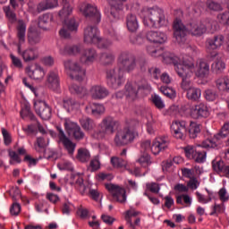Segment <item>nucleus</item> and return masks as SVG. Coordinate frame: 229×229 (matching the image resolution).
Wrapping results in <instances>:
<instances>
[{"label":"nucleus","instance_id":"nucleus-19","mask_svg":"<svg viewBox=\"0 0 229 229\" xmlns=\"http://www.w3.org/2000/svg\"><path fill=\"white\" fill-rule=\"evenodd\" d=\"M46 85L51 90H58V89H60V77L58 76V71L52 70L47 73Z\"/></svg>","mask_w":229,"mask_h":229},{"label":"nucleus","instance_id":"nucleus-62","mask_svg":"<svg viewBox=\"0 0 229 229\" xmlns=\"http://www.w3.org/2000/svg\"><path fill=\"white\" fill-rule=\"evenodd\" d=\"M57 167L60 171H72L74 169V167H72V164L67 161L59 163Z\"/></svg>","mask_w":229,"mask_h":229},{"label":"nucleus","instance_id":"nucleus-25","mask_svg":"<svg viewBox=\"0 0 229 229\" xmlns=\"http://www.w3.org/2000/svg\"><path fill=\"white\" fill-rule=\"evenodd\" d=\"M70 185H74L81 192V194H85V191H87V187L83 183V177L80 174H72L69 179Z\"/></svg>","mask_w":229,"mask_h":229},{"label":"nucleus","instance_id":"nucleus-8","mask_svg":"<svg viewBox=\"0 0 229 229\" xmlns=\"http://www.w3.org/2000/svg\"><path fill=\"white\" fill-rule=\"evenodd\" d=\"M65 71H68L70 78L76 81H83L85 79V69L81 67L80 63L72 60H66L64 62Z\"/></svg>","mask_w":229,"mask_h":229},{"label":"nucleus","instance_id":"nucleus-63","mask_svg":"<svg viewBox=\"0 0 229 229\" xmlns=\"http://www.w3.org/2000/svg\"><path fill=\"white\" fill-rule=\"evenodd\" d=\"M51 21V18L49 17V14H44L39 18L38 21V27L42 30H46V24Z\"/></svg>","mask_w":229,"mask_h":229},{"label":"nucleus","instance_id":"nucleus-45","mask_svg":"<svg viewBox=\"0 0 229 229\" xmlns=\"http://www.w3.org/2000/svg\"><path fill=\"white\" fill-rule=\"evenodd\" d=\"M138 164L141 165V167H149L151 165V156L148 153H143L140 156V157L137 159Z\"/></svg>","mask_w":229,"mask_h":229},{"label":"nucleus","instance_id":"nucleus-38","mask_svg":"<svg viewBox=\"0 0 229 229\" xmlns=\"http://www.w3.org/2000/svg\"><path fill=\"white\" fill-rule=\"evenodd\" d=\"M186 97L190 101H199V98H201V89L198 88H190L187 90Z\"/></svg>","mask_w":229,"mask_h":229},{"label":"nucleus","instance_id":"nucleus-15","mask_svg":"<svg viewBox=\"0 0 229 229\" xmlns=\"http://www.w3.org/2000/svg\"><path fill=\"white\" fill-rule=\"evenodd\" d=\"M106 189L112 194L114 199L118 203H126V190L119 185L107 183Z\"/></svg>","mask_w":229,"mask_h":229},{"label":"nucleus","instance_id":"nucleus-11","mask_svg":"<svg viewBox=\"0 0 229 229\" xmlns=\"http://www.w3.org/2000/svg\"><path fill=\"white\" fill-rule=\"evenodd\" d=\"M223 44H225V36L223 35H216L207 39V52L210 55L211 58L217 56V49H219Z\"/></svg>","mask_w":229,"mask_h":229},{"label":"nucleus","instance_id":"nucleus-12","mask_svg":"<svg viewBox=\"0 0 229 229\" xmlns=\"http://www.w3.org/2000/svg\"><path fill=\"white\" fill-rule=\"evenodd\" d=\"M57 130V139H59V142L63 144L64 148L66 149L68 154L72 157L74 155V151H76V143L72 142L67 135H65V131L60 126L56 127Z\"/></svg>","mask_w":229,"mask_h":229},{"label":"nucleus","instance_id":"nucleus-60","mask_svg":"<svg viewBox=\"0 0 229 229\" xmlns=\"http://www.w3.org/2000/svg\"><path fill=\"white\" fill-rule=\"evenodd\" d=\"M196 196L199 203H202V205H207V203L212 201V197H205V195L201 194L199 191H196Z\"/></svg>","mask_w":229,"mask_h":229},{"label":"nucleus","instance_id":"nucleus-27","mask_svg":"<svg viewBox=\"0 0 229 229\" xmlns=\"http://www.w3.org/2000/svg\"><path fill=\"white\" fill-rule=\"evenodd\" d=\"M98 60V51L94 48L85 49L81 55V64H94Z\"/></svg>","mask_w":229,"mask_h":229},{"label":"nucleus","instance_id":"nucleus-54","mask_svg":"<svg viewBox=\"0 0 229 229\" xmlns=\"http://www.w3.org/2000/svg\"><path fill=\"white\" fill-rule=\"evenodd\" d=\"M226 67V64H225V62L223 61H216L212 64V71L213 72H216V74H219L220 72H223Z\"/></svg>","mask_w":229,"mask_h":229},{"label":"nucleus","instance_id":"nucleus-40","mask_svg":"<svg viewBox=\"0 0 229 229\" xmlns=\"http://www.w3.org/2000/svg\"><path fill=\"white\" fill-rule=\"evenodd\" d=\"M76 158L79 162L85 164V162H89V160H90V151L85 148H81L77 151Z\"/></svg>","mask_w":229,"mask_h":229},{"label":"nucleus","instance_id":"nucleus-10","mask_svg":"<svg viewBox=\"0 0 229 229\" xmlns=\"http://www.w3.org/2000/svg\"><path fill=\"white\" fill-rule=\"evenodd\" d=\"M229 135V123H225L221 131L215 134L212 139H208L202 141L200 148H217V146H221L223 144V140L226 139Z\"/></svg>","mask_w":229,"mask_h":229},{"label":"nucleus","instance_id":"nucleus-49","mask_svg":"<svg viewBox=\"0 0 229 229\" xmlns=\"http://www.w3.org/2000/svg\"><path fill=\"white\" fill-rule=\"evenodd\" d=\"M176 203H178V205H183L184 203L188 207H191V205H192V199L187 194L179 195L176 198Z\"/></svg>","mask_w":229,"mask_h":229},{"label":"nucleus","instance_id":"nucleus-14","mask_svg":"<svg viewBox=\"0 0 229 229\" xmlns=\"http://www.w3.org/2000/svg\"><path fill=\"white\" fill-rule=\"evenodd\" d=\"M22 45H18L17 53L21 56L22 60L25 62H35L38 60L40 54L38 53V49L37 47H30L22 50Z\"/></svg>","mask_w":229,"mask_h":229},{"label":"nucleus","instance_id":"nucleus-37","mask_svg":"<svg viewBox=\"0 0 229 229\" xmlns=\"http://www.w3.org/2000/svg\"><path fill=\"white\" fill-rule=\"evenodd\" d=\"M212 169L216 174L221 176L223 174V171H225V167H226V163L223 159L220 160H213L211 163Z\"/></svg>","mask_w":229,"mask_h":229},{"label":"nucleus","instance_id":"nucleus-46","mask_svg":"<svg viewBox=\"0 0 229 229\" xmlns=\"http://www.w3.org/2000/svg\"><path fill=\"white\" fill-rule=\"evenodd\" d=\"M206 6L209 12H222L223 5L219 2H216L213 0H208L206 2Z\"/></svg>","mask_w":229,"mask_h":229},{"label":"nucleus","instance_id":"nucleus-51","mask_svg":"<svg viewBox=\"0 0 229 229\" xmlns=\"http://www.w3.org/2000/svg\"><path fill=\"white\" fill-rule=\"evenodd\" d=\"M182 149L184 151L186 158H188L189 160H192V158H194V155L196 154L197 151L196 147L192 145H187L183 147Z\"/></svg>","mask_w":229,"mask_h":229},{"label":"nucleus","instance_id":"nucleus-55","mask_svg":"<svg viewBox=\"0 0 229 229\" xmlns=\"http://www.w3.org/2000/svg\"><path fill=\"white\" fill-rule=\"evenodd\" d=\"M98 47L99 49H108L110 46H112V40L108 38H101L100 37L98 38V40L96 42Z\"/></svg>","mask_w":229,"mask_h":229},{"label":"nucleus","instance_id":"nucleus-56","mask_svg":"<svg viewBox=\"0 0 229 229\" xmlns=\"http://www.w3.org/2000/svg\"><path fill=\"white\" fill-rule=\"evenodd\" d=\"M101 168V162H99V156H95L89 162L90 171H98Z\"/></svg>","mask_w":229,"mask_h":229},{"label":"nucleus","instance_id":"nucleus-9","mask_svg":"<svg viewBox=\"0 0 229 229\" xmlns=\"http://www.w3.org/2000/svg\"><path fill=\"white\" fill-rule=\"evenodd\" d=\"M149 85L146 83V81L142 80L140 81L127 82L125 85V96L127 99L135 101L139 98V92L148 89Z\"/></svg>","mask_w":229,"mask_h":229},{"label":"nucleus","instance_id":"nucleus-34","mask_svg":"<svg viewBox=\"0 0 229 229\" xmlns=\"http://www.w3.org/2000/svg\"><path fill=\"white\" fill-rule=\"evenodd\" d=\"M56 6H58V0H46L38 4L37 12L40 13L42 12H46V10L56 8Z\"/></svg>","mask_w":229,"mask_h":229},{"label":"nucleus","instance_id":"nucleus-21","mask_svg":"<svg viewBox=\"0 0 229 229\" xmlns=\"http://www.w3.org/2000/svg\"><path fill=\"white\" fill-rule=\"evenodd\" d=\"M26 72L30 78L38 81H42L46 76V71H44V68L38 64H35L34 69H31L30 66L27 67Z\"/></svg>","mask_w":229,"mask_h":229},{"label":"nucleus","instance_id":"nucleus-3","mask_svg":"<svg viewBox=\"0 0 229 229\" xmlns=\"http://www.w3.org/2000/svg\"><path fill=\"white\" fill-rule=\"evenodd\" d=\"M137 124H139V122L136 120H127L126 126L118 130L114 135V146L123 148L131 144L139 137V133L133 130Z\"/></svg>","mask_w":229,"mask_h":229},{"label":"nucleus","instance_id":"nucleus-16","mask_svg":"<svg viewBox=\"0 0 229 229\" xmlns=\"http://www.w3.org/2000/svg\"><path fill=\"white\" fill-rule=\"evenodd\" d=\"M34 109L36 114H38V115L44 121L51 119V107H49L46 102L42 100L35 101Z\"/></svg>","mask_w":229,"mask_h":229},{"label":"nucleus","instance_id":"nucleus-30","mask_svg":"<svg viewBox=\"0 0 229 229\" xmlns=\"http://www.w3.org/2000/svg\"><path fill=\"white\" fill-rule=\"evenodd\" d=\"M16 37L18 39V46H22L26 42V22L19 20L16 26Z\"/></svg>","mask_w":229,"mask_h":229},{"label":"nucleus","instance_id":"nucleus-42","mask_svg":"<svg viewBox=\"0 0 229 229\" xmlns=\"http://www.w3.org/2000/svg\"><path fill=\"white\" fill-rule=\"evenodd\" d=\"M81 53V47L78 45L66 46L64 50H61V55H80Z\"/></svg>","mask_w":229,"mask_h":229},{"label":"nucleus","instance_id":"nucleus-33","mask_svg":"<svg viewBox=\"0 0 229 229\" xmlns=\"http://www.w3.org/2000/svg\"><path fill=\"white\" fill-rule=\"evenodd\" d=\"M40 40H42V37H40V32L33 28H29L28 30V42L30 46H37V44H40Z\"/></svg>","mask_w":229,"mask_h":229},{"label":"nucleus","instance_id":"nucleus-61","mask_svg":"<svg viewBox=\"0 0 229 229\" xmlns=\"http://www.w3.org/2000/svg\"><path fill=\"white\" fill-rule=\"evenodd\" d=\"M188 189H191V191H196L198 187H199V181H198V178L191 177L190 181L187 182Z\"/></svg>","mask_w":229,"mask_h":229},{"label":"nucleus","instance_id":"nucleus-48","mask_svg":"<svg viewBox=\"0 0 229 229\" xmlns=\"http://www.w3.org/2000/svg\"><path fill=\"white\" fill-rule=\"evenodd\" d=\"M76 105H78L76 100L71 98H65L63 99V106L67 112H72V110H74Z\"/></svg>","mask_w":229,"mask_h":229},{"label":"nucleus","instance_id":"nucleus-22","mask_svg":"<svg viewBox=\"0 0 229 229\" xmlns=\"http://www.w3.org/2000/svg\"><path fill=\"white\" fill-rule=\"evenodd\" d=\"M18 1H20V3H24V0H18ZM10 5L4 6V12L7 19H9L11 22H15L17 21L15 9L19 6V4H17V0H10Z\"/></svg>","mask_w":229,"mask_h":229},{"label":"nucleus","instance_id":"nucleus-39","mask_svg":"<svg viewBox=\"0 0 229 229\" xmlns=\"http://www.w3.org/2000/svg\"><path fill=\"white\" fill-rule=\"evenodd\" d=\"M216 85L220 92H228L229 79L227 77H221L216 81Z\"/></svg>","mask_w":229,"mask_h":229},{"label":"nucleus","instance_id":"nucleus-35","mask_svg":"<svg viewBox=\"0 0 229 229\" xmlns=\"http://www.w3.org/2000/svg\"><path fill=\"white\" fill-rule=\"evenodd\" d=\"M126 25L129 31L132 33L139 30V21L135 14H128L126 17Z\"/></svg>","mask_w":229,"mask_h":229},{"label":"nucleus","instance_id":"nucleus-58","mask_svg":"<svg viewBox=\"0 0 229 229\" xmlns=\"http://www.w3.org/2000/svg\"><path fill=\"white\" fill-rule=\"evenodd\" d=\"M152 103L157 107L158 110H162V108H165V104H164V100L158 95H154L152 97Z\"/></svg>","mask_w":229,"mask_h":229},{"label":"nucleus","instance_id":"nucleus-17","mask_svg":"<svg viewBox=\"0 0 229 229\" xmlns=\"http://www.w3.org/2000/svg\"><path fill=\"white\" fill-rule=\"evenodd\" d=\"M174 137L177 140H185V131H187V122L176 120L173 123Z\"/></svg>","mask_w":229,"mask_h":229},{"label":"nucleus","instance_id":"nucleus-4","mask_svg":"<svg viewBox=\"0 0 229 229\" xmlns=\"http://www.w3.org/2000/svg\"><path fill=\"white\" fill-rule=\"evenodd\" d=\"M173 64L174 66L175 72L182 79L181 87L183 90H189L191 89V80L192 76V69H194V63H187L178 56H174Z\"/></svg>","mask_w":229,"mask_h":229},{"label":"nucleus","instance_id":"nucleus-59","mask_svg":"<svg viewBox=\"0 0 229 229\" xmlns=\"http://www.w3.org/2000/svg\"><path fill=\"white\" fill-rule=\"evenodd\" d=\"M46 148V140L42 137H38L34 143V149L39 153L40 149H44Z\"/></svg>","mask_w":229,"mask_h":229},{"label":"nucleus","instance_id":"nucleus-1","mask_svg":"<svg viewBox=\"0 0 229 229\" xmlns=\"http://www.w3.org/2000/svg\"><path fill=\"white\" fill-rule=\"evenodd\" d=\"M119 68L106 72L107 85L111 89H119L124 83V72H131L137 68V59L130 52H122L118 57Z\"/></svg>","mask_w":229,"mask_h":229},{"label":"nucleus","instance_id":"nucleus-47","mask_svg":"<svg viewBox=\"0 0 229 229\" xmlns=\"http://www.w3.org/2000/svg\"><path fill=\"white\" fill-rule=\"evenodd\" d=\"M140 212L136 211L135 209H130L126 211L125 220L127 221V225H129L130 228L135 229V225L133 222H131L132 217H137Z\"/></svg>","mask_w":229,"mask_h":229},{"label":"nucleus","instance_id":"nucleus-44","mask_svg":"<svg viewBox=\"0 0 229 229\" xmlns=\"http://www.w3.org/2000/svg\"><path fill=\"white\" fill-rule=\"evenodd\" d=\"M111 164L116 169H126V165H128L126 160L117 157H111Z\"/></svg>","mask_w":229,"mask_h":229},{"label":"nucleus","instance_id":"nucleus-32","mask_svg":"<svg viewBox=\"0 0 229 229\" xmlns=\"http://www.w3.org/2000/svg\"><path fill=\"white\" fill-rule=\"evenodd\" d=\"M115 62V55L112 51L102 52L99 55L101 65H112Z\"/></svg>","mask_w":229,"mask_h":229},{"label":"nucleus","instance_id":"nucleus-5","mask_svg":"<svg viewBox=\"0 0 229 229\" xmlns=\"http://www.w3.org/2000/svg\"><path fill=\"white\" fill-rule=\"evenodd\" d=\"M143 23L148 28H162L167 26V19L164 10L158 7L147 8L142 11Z\"/></svg>","mask_w":229,"mask_h":229},{"label":"nucleus","instance_id":"nucleus-2","mask_svg":"<svg viewBox=\"0 0 229 229\" xmlns=\"http://www.w3.org/2000/svg\"><path fill=\"white\" fill-rule=\"evenodd\" d=\"M174 16V37L178 44L185 42V37H187L189 33H191V35H193L194 37H201V35H203V33L207 31V27H205V25L201 22H192L188 27H185V25L182 21V19H183V12H182L181 10L176 11Z\"/></svg>","mask_w":229,"mask_h":229},{"label":"nucleus","instance_id":"nucleus-18","mask_svg":"<svg viewBox=\"0 0 229 229\" xmlns=\"http://www.w3.org/2000/svg\"><path fill=\"white\" fill-rule=\"evenodd\" d=\"M99 40V30L96 26H88L84 29L85 44H96Z\"/></svg>","mask_w":229,"mask_h":229},{"label":"nucleus","instance_id":"nucleus-26","mask_svg":"<svg viewBox=\"0 0 229 229\" xmlns=\"http://www.w3.org/2000/svg\"><path fill=\"white\" fill-rule=\"evenodd\" d=\"M147 40L153 44H165L167 41V36L160 31H148L147 33Z\"/></svg>","mask_w":229,"mask_h":229},{"label":"nucleus","instance_id":"nucleus-64","mask_svg":"<svg viewBox=\"0 0 229 229\" xmlns=\"http://www.w3.org/2000/svg\"><path fill=\"white\" fill-rule=\"evenodd\" d=\"M10 58L14 67H17V69H22V61L21 60V58L15 56L13 54L10 55Z\"/></svg>","mask_w":229,"mask_h":229},{"label":"nucleus","instance_id":"nucleus-57","mask_svg":"<svg viewBox=\"0 0 229 229\" xmlns=\"http://www.w3.org/2000/svg\"><path fill=\"white\" fill-rule=\"evenodd\" d=\"M162 170L165 173V174H169L173 173V160L167 159L166 161H163Z\"/></svg>","mask_w":229,"mask_h":229},{"label":"nucleus","instance_id":"nucleus-53","mask_svg":"<svg viewBox=\"0 0 229 229\" xmlns=\"http://www.w3.org/2000/svg\"><path fill=\"white\" fill-rule=\"evenodd\" d=\"M191 160H194L197 164H203L207 160V152L197 150Z\"/></svg>","mask_w":229,"mask_h":229},{"label":"nucleus","instance_id":"nucleus-20","mask_svg":"<svg viewBox=\"0 0 229 229\" xmlns=\"http://www.w3.org/2000/svg\"><path fill=\"white\" fill-rule=\"evenodd\" d=\"M195 74L198 78H208L210 74V64L207 61L199 59L195 66Z\"/></svg>","mask_w":229,"mask_h":229},{"label":"nucleus","instance_id":"nucleus-31","mask_svg":"<svg viewBox=\"0 0 229 229\" xmlns=\"http://www.w3.org/2000/svg\"><path fill=\"white\" fill-rule=\"evenodd\" d=\"M63 8L59 11V17L64 21L69 17V15H72V0H62Z\"/></svg>","mask_w":229,"mask_h":229},{"label":"nucleus","instance_id":"nucleus-52","mask_svg":"<svg viewBox=\"0 0 229 229\" xmlns=\"http://www.w3.org/2000/svg\"><path fill=\"white\" fill-rule=\"evenodd\" d=\"M64 28H67L69 31H78V22L74 18H71L70 20H64Z\"/></svg>","mask_w":229,"mask_h":229},{"label":"nucleus","instance_id":"nucleus-23","mask_svg":"<svg viewBox=\"0 0 229 229\" xmlns=\"http://www.w3.org/2000/svg\"><path fill=\"white\" fill-rule=\"evenodd\" d=\"M83 13L85 17H92L95 24H98V22H101V13H99L96 5L88 4L84 8Z\"/></svg>","mask_w":229,"mask_h":229},{"label":"nucleus","instance_id":"nucleus-13","mask_svg":"<svg viewBox=\"0 0 229 229\" xmlns=\"http://www.w3.org/2000/svg\"><path fill=\"white\" fill-rule=\"evenodd\" d=\"M64 128L67 133H72V137L75 140H83L85 139V132H83L81 127L67 118L64 119Z\"/></svg>","mask_w":229,"mask_h":229},{"label":"nucleus","instance_id":"nucleus-36","mask_svg":"<svg viewBox=\"0 0 229 229\" xmlns=\"http://www.w3.org/2000/svg\"><path fill=\"white\" fill-rule=\"evenodd\" d=\"M199 133H201V125L195 122H191L188 129V136L190 139H197Z\"/></svg>","mask_w":229,"mask_h":229},{"label":"nucleus","instance_id":"nucleus-50","mask_svg":"<svg viewBox=\"0 0 229 229\" xmlns=\"http://www.w3.org/2000/svg\"><path fill=\"white\" fill-rule=\"evenodd\" d=\"M204 98L206 101H216L217 98H219V95L217 94V91L212 89H208L204 92Z\"/></svg>","mask_w":229,"mask_h":229},{"label":"nucleus","instance_id":"nucleus-28","mask_svg":"<svg viewBox=\"0 0 229 229\" xmlns=\"http://www.w3.org/2000/svg\"><path fill=\"white\" fill-rule=\"evenodd\" d=\"M92 99H105L108 96V89L103 86H93L89 90Z\"/></svg>","mask_w":229,"mask_h":229},{"label":"nucleus","instance_id":"nucleus-43","mask_svg":"<svg viewBox=\"0 0 229 229\" xmlns=\"http://www.w3.org/2000/svg\"><path fill=\"white\" fill-rule=\"evenodd\" d=\"M69 90L72 94H77V96H80V98H84V96H87V89L78 86L77 84H72L69 87Z\"/></svg>","mask_w":229,"mask_h":229},{"label":"nucleus","instance_id":"nucleus-7","mask_svg":"<svg viewBox=\"0 0 229 229\" xmlns=\"http://www.w3.org/2000/svg\"><path fill=\"white\" fill-rule=\"evenodd\" d=\"M119 128V123L112 116H106L98 125V139H105L106 135H114Z\"/></svg>","mask_w":229,"mask_h":229},{"label":"nucleus","instance_id":"nucleus-41","mask_svg":"<svg viewBox=\"0 0 229 229\" xmlns=\"http://www.w3.org/2000/svg\"><path fill=\"white\" fill-rule=\"evenodd\" d=\"M81 126L86 131H92L94 128H96V123H94V120L90 118H82L80 120Z\"/></svg>","mask_w":229,"mask_h":229},{"label":"nucleus","instance_id":"nucleus-6","mask_svg":"<svg viewBox=\"0 0 229 229\" xmlns=\"http://www.w3.org/2000/svg\"><path fill=\"white\" fill-rule=\"evenodd\" d=\"M169 148V139L167 137L156 138L152 144L151 140H145L140 142V152L148 153L151 151L153 155H159Z\"/></svg>","mask_w":229,"mask_h":229},{"label":"nucleus","instance_id":"nucleus-29","mask_svg":"<svg viewBox=\"0 0 229 229\" xmlns=\"http://www.w3.org/2000/svg\"><path fill=\"white\" fill-rule=\"evenodd\" d=\"M191 115L193 117V119H199V117H208V107H207L205 104H199L191 109Z\"/></svg>","mask_w":229,"mask_h":229},{"label":"nucleus","instance_id":"nucleus-24","mask_svg":"<svg viewBox=\"0 0 229 229\" xmlns=\"http://www.w3.org/2000/svg\"><path fill=\"white\" fill-rule=\"evenodd\" d=\"M85 110L87 114L89 115H93L94 117H99L100 115H103L106 112L105 106L103 104H98V103H90L88 106H86Z\"/></svg>","mask_w":229,"mask_h":229}]
</instances>
